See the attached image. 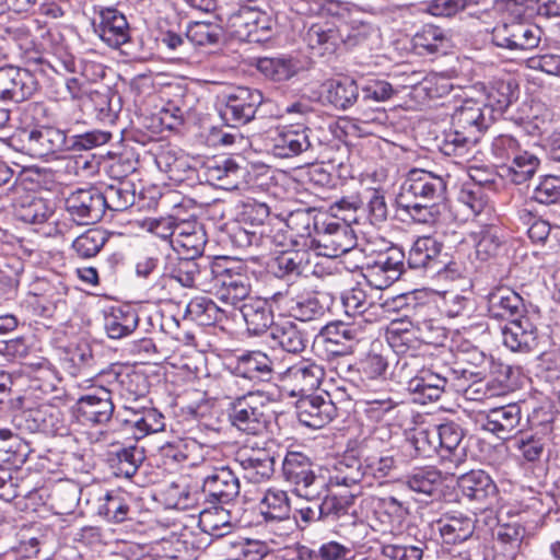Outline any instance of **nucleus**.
Instances as JSON below:
<instances>
[{
  "instance_id": "nucleus-36",
  "label": "nucleus",
  "mask_w": 560,
  "mask_h": 560,
  "mask_svg": "<svg viewBox=\"0 0 560 560\" xmlns=\"http://www.w3.org/2000/svg\"><path fill=\"white\" fill-rule=\"evenodd\" d=\"M271 296L268 299L248 298L241 306L247 332L252 336H261L276 324L273 322Z\"/></svg>"
},
{
  "instance_id": "nucleus-37",
  "label": "nucleus",
  "mask_w": 560,
  "mask_h": 560,
  "mask_svg": "<svg viewBox=\"0 0 560 560\" xmlns=\"http://www.w3.org/2000/svg\"><path fill=\"white\" fill-rule=\"evenodd\" d=\"M51 202L34 192H23L12 203L15 220L26 224H42L54 214Z\"/></svg>"
},
{
  "instance_id": "nucleus-15",
  "label": "nucleus",
  "mask_w": 560,
  "mask_h": 560,
  "mask_svg": "<svg viewBox=\"0 0 560 560\" xmlns=\"http://www.w3.org/2000/svg\"><path fill=\"white\" fill-rule=\"evenodd\" d=\"M112 390L101 386L82 395L73 405L72 413L83 424H106L113 417Z\"/></svg>"
},
{
  "instance_id": "nucleus-30",
  "label": "nucleus",
  "mask_w": 560,
  "mask_h": 560,
  "mask_svg": "<svg viewBox=\"0 0 560 560\" xmlns=\"http://www.w3.org/2000/svg\"><path fill=\"white\" fill-rule=\"evenodd\" d=\"M411 201L396 203L397 210L405 213L410 220L420 224H435L442 220L447 211V196H422L411 198Z\"/></svg>"
},
{
  "instance_id": "nucleus-32",
  "label": "nucleus",
  "mask_w": 560,
  "mask_h": 560,
  "mask_svg": "<svg viewBox=\"0 0 560 560\" xmlns=\"http://www.w3.org/2000/svg\"><path fill=\"white\" fill-rule=\"evenodd\" d=\"M410 515L408 502L399 501L393 495L377 498L374 509L375 520L383 533L398 534L406 527Z\"/></svg>"
},
{
  "instance_id": "nucleus-47",
  "label": "nucleus",
  "mask_w": 560,
  "mask_h": 560,
  "mask_svg": "<svg viewBox=\"0 0 560 560\" xmlns=\"http://www.w3.org/2000/svg\"><path fill=\"white\" fill-rule=\"evenodd\" d=\"M184 318L199 326H215L228 319L226 312L208 296H195L186 305Z\"/></svg>"
},
{
  "instance_id": "nucleus-56",
  "label": "nucleus",
  "mask_w": 560,
  "mask_h": 560,
  "mask_svg": "<svg viewBox=\"0 0 560 560\" xmlns=\"http://www.w3.org/2000/svg\"><path fill=\"white\" fill-rule=\"evenodd\" d=\"M342 37L347 49H372L380 37L378 30L369 22L352 21L349 25L341 26Z\"/></svg>"
},
{
  "instance_id": "nucleus-33",
  "label": "nucleus",
  "mask_w": 560,
  "mask_h": 560,
  "mask_svg": "<svg viewBox=\"0 0 560 560\" xmlns=\"http://www.w3.org/2000/svg\"><path fill=\"white\" fill-rule=\"evenodd\" d=\"M324 214L316 213L315 209H298L289 213L284 228L291 232V237H294L295 247L310 250L313 246V238L318 230Z\"/></svg>"
},
{
  "instance_id": "nucleus-13",
  "label": "nucleus",
  "mask_w": 560,
  "mask_h": 560,
  "mask_svg": "<svg viewBox=\"0 0 560 560\" xmlns=\"http://www.w3.org/2000/svg\"><path fill=\"white\" fill-rule=\"evenodd\" d=\"M35 74L26 68L12 65L0 67V101L23 103L39 91Z\"/></svg>"
},
{
  "instance_id": "nucleus-21",
  "label": "nucleus",
  "mask_w": 560,
  "mask_h": 560,
  "mask_svg": "<svg viewBox=\"0 0 560 560\" xmlns=\"http://www.w3.org/2000/svg\"><path fill=\"white\" fill-rule=\"evenodd\" d=\"M243 382L253 386L269 383L273 378V360L261 350H246L230 363Z\"/></svg>"
},
{
  "instance_id": "nucleus-62",
  "label": "nucleus",
  "mask_w": 560,
  "mask_h": 560,
  "mask_svg": "<svg viewBox=\"0 0 560 560\" xmlns=\"http://www.w3.org/2000/svg\"><path fill=\"white\" fill-rule=\"evenodd\" d=\"M61 368L71 376H78L94 366L93 351L88 343L65 349L60 358Z\"/></svg>"
},
{
  "instance_id": "nucleus-3",
  "label": "nucleus",
  "mask_w": 560,
  "mask_h": 560,
  "mask_svg": "<svg viewBox=\"0 0 560 560\" xmlns=\"http://www.w3.org/2000/svg\"><path fill=\"white\" fill-rule=\"evenodd\" d=\"M317 465L310 456L298 451H288L282 460L283 480L292 491L308 501L318 499L326 490V480L316 472Z\"/></svg>"
},
{
  "instance_id": "nucleus-25",
  "label": "nucleus",
  "mask_w": 560,
  "mask_h": 560,
  "mask_svg": "<svg viewBox=\"0 0 560 560\" xmlns=\"http://www.w3.org/2000/svg\"><path fill=\"white\" fill-rule=\"evenodd\" d=\"M493 120L480 103L465 101L452 115L451 125L478 143Z\"/></svg>"
},
{
  "instance_id": "nucleus-50",
  "label": "nucleus",
  "mask_w": 560,
  "mask_h": 560,
  "mask_svg": "<svg viewBox=\"0 0 560 560\" xmlns=\"http://www.w3.org/2000/svg\"><path fill=\"white\" fill-rule=\"evenodd\" d=\"M387 357L372 348L364 357L348 366L349 376L361 381H374L386 377Z\"/></svg>"
},
{
  "instance_id": "nucleus-4",
  "label": "nucleus",
  "mask_w": 560,
  "mask_h": 560,
  "mask_svg": "<svg viewBox=\"0 0 560 560\" xmlns=\"http://www.w3.org/2000/svg\"><path fill=\"white\" fill-rule=\"evenodd\" d=\"M210 273L207 292H214L220 301L235 306L250 298V280L242 267H230L229 260L217 258Z\"/></svg>"
},
{
  "instance_id": "nucleus-14",
  "label": "nucleus",
  "mask_w": 560,
  "mask_h": 560,
  "mask_svg": "<svg viewBox=\"0 0 560 560\" xmlns=\"http://www.w3.org/2000/svg\"><path fill=\"white\" fill-rule=\"evenodd\" d=\"M246 174V167L237 164L234 159L213 156L198 168L197 180H203L221 189L233 190L240 188Z\"/></svg>"
},
{
  "instance_id": "nucleus-6",
  "label": "nucleus",
  "mask_w": 560,
  "mask_h": 560,
  "mask_svg": "<svg viewBox=\"0 0 560 560\" xmlns=\"http://www.w3.org/2000/svg\"><path fill=\"white\" fill-rule=\"evenodd\" d=\"M271 302L279 310H283L289 317L300 322L315 320L325 313L317 292L296 281L289 282L283 290L275 292L271 295Z\"/></svg>"
},
{
  "instance_id": "nucleus-17",
  "label": "nucleus",
  "mask_w": 560,
  "mask_h": 560,
  "mask_svg": "<svg viewBox=\"0 0 560 560\" xmlns=\"http://www.w3.org/2000/svg\"><path fill=\"white\" fill-rule=\"evenodd\" d=\"M92 25L98 37L109 47L119 48L130 39V27L126 16L114 7H94Z\"/></svg>"
},
{
  "instance_id": "nucleus-45",
  "label": "nucleus",
  "mask_w": 560,
  "mask_h": 560,
  "mask_svg": "<svg viewBox=\"0 0 560 560\" xmlns=\"http://www.w3.org/2000/svg\"><path fill=\"white\" fill-rule=\"evenodd\" d=\"M260 515L266 524H292L290 498L284 490H266L260 503Z\"/></svg>"
},
{
  "instance_id": "nucleus-61",
  "label": "nucleus",
  "mask_w": 560,
  "mask_h": 560,
  "mask_svg": "<svg viewBox=\"0 0 560 560\" xmlns=\"http://www.w3.org/2000/svg\"><path fill=\"white\" fill-rule=\"evenodd\" d=\"M130 504L131 495L128 492L114 489L106 492L104 501L98 508V513L109 522L122 523L128 520Z\"/></svg>"
},
{
  "instance_id": "nucleus-52",
  "label": "nucleus",
  "mask_w": 560,
  "mask_h": 560,
  "mask_svg": "<svg viewBox=\"0 0 560 560\" xmlns=\"http://www.w3.org/2000/svg\"><path fill=\"white\" fill-rule=\"evenodd\" d=\"M144 458L143 448L131 445L109 453L108 464L116 477L130 479L137 474Z\"/></svg>"
},
{
  "instance_id": "nucleus-12",
  "label": "nucleus",
  "mask_w": 560,
  "mask_h": 560,
  "mask_svg": "<svg viewBox=\"0 0 560 560\" xmlns=\"http://www.w3.org/2000/svg\"><path fill=\"white\" fill-rule=\"evenodd\" d=\"M406 255L401 247L392 245L368 262L364 278L375 289H386L406 271Z\"/></svg>"
},
{
  "instance_id": "nucleus-42",
  "label": "nucleus",
  "mask_w": 560,
  "mask_h": 560,
  "mask_svg": "<svg viewBox=\"0 0 560 560\" xmlns=\"http://www.w3.org/2000/svg\"><path fill=\"white\" fill-rule=\"evenodd\" d=\"M412 48L422 57L445 55L450 48L451 39L444 28L428 23L416 32L411 39Z\"/></svg>"
},
{
  "instance_id": "nucleus-58",
  "label": "nucleus",
  "mask_w": 560,
  "mask_h": 560,
  "mask_svg": "<svg viewBox=\"0 0 560 560\" xmlns=\"http://www.w3.org/2000/svg\"><path fill=\"white\" fill-rule=\"evenodd\" d=\"M360 91V81L342 77L331 80L327 90V100L336 108L346 110L357 103Z\"/></svg>"
},
{
  "instance_id": "nucleus-38",
  "label": "nucleus",
  "mask_w": 560,
  "mask_h": 560,
  "mask_svg": "<svg viewBox=\"0 0 560 560\" xmlns=\"http://www.w3.org/2000/svg\"><path fill=\"white\" fill-rule=\"evenodd\" d=\"M443 249L444 244L432 236L418 237L409 249L408 257L405 260L406 267L421 270L431 277L433 270L439 268L436 261Z\"/></svg>"
},
{
  "instance_id": "nucleus-48",
  "label": "nucleus",
  "mask_w": 560,
  "mask_h": 560,
  "mask_svg": "<svg viewBox=\"0 0 560 560\" xmlns=\"http://www.w3.org/2000/svg\"><path fill=\"white\" fill-rule=\"evenodd\" d=\"M306 252L298 247L281 252L268 264L269 271L275 278L288 282L301 277L305 269Z\"/></svg>"
},
{
  "instance_id": "nucleus-51",
  "label": "nucleus",
  "mask_w": 560,
  "mask_h": 560,
  "mask_svg": "<svg viewBox=\"0 0 560 560\" xmlns=\"http://www.w3.org/2000/svg\"><path fill=\"white\" fill-rule=\"evenodd\" d=\"M271 339L285 352L299 354L307 345V338L292 320L277 322L271 328Z\"/></svg>"
},
{
  "instance_id": "nucleus-53",
  "label": "nucleus",
  "mask_w": 560,
  "mask_h": 560,
  "mask_svg": "<svg viewBox=\"0 0 560 560\" xmlns=\"http://www.w3.org/2000/svg\"><path fill=\"white\" fill-rule=\"evenodd\" d=\"M404 483L417 493L433 497L443 485L442 472L433 466L413 468L406 475Z\"/></svg>"
},
{
  "instance_id": "nucleus-59",
  "label": "nucleus",
  "mask_w": 560,
  "mask_h": 560,
  "mask_svg": "<svg viewBox=\"0 0 560 560\" xmlns=\"http://www.w3.org/2000/svg\"><path fill=\"white\" fill-rule=\"evenodd\" d=\"M378 310L386 312H404L402 317L408 322H419L422 313L431 311V305L425 302H419L413 293H404L386 299L383 303L377 304Z\"/></svg>"
},
{
  "instance_id": "nucleus-31",
  "label": "nucleus",
  "mask_w": 560,
  "mask_h": 560,
  "mask_svg": "<svg viewBox=\"0 0 560 560\" xmlns=\"http://www.w3.org/2000/svg\"><path fill=\"white\" fill-rule=\"evenodd\" d=\"M521 406L517 404H509L489 410L481 421V428L499 439L506 440L514 438L521 432Z\"/></svg>"
},
{
  "instance_id": "nucleus-7",
  "label": "nucleus",
  "mask_w": 560,
  "mask_h": 560,
  "mask_svg": "<svg viewBox=\"0 0 560 560\" xmlns=\"http://www.w3.org/2000/svg\"><path fill=\"white\" fill-rule=\"evenodd\" d=\"M264 102L262 93L248 86H235L222 94L219 115L226 126L237 128L255 118Z\"/></svg>"
},
{
  "instance_id": "nucleus-64",
  "label": "nucleus",
  "mask_w": 560,
  "mask_h": 560,
  "mask_svg": "<svg viewBox=\"0 0 560 560\" xmlns=\"http://www.w3.org/2000/svg\"><path fill=\"white\" fill-rule=\"evenodd\" d=\"M108 240L109 235L105 230L100 228L89 229L73 240L71 249L77 257L90 259L102 250Z\"/></svg>"
},
{
  "instance_id": "nucleus-26",
  "label": "nucleus",
  "mask_w": 560,
  "mask_h": 560,
  "mask_svg": "<svg viewBox=\"0 0 560 560\" xmlns=\"http://www.w3.org/2000/svg\"><path fill=\"white\" fill-rule=\"evenodd\" d=\"M302 38L312 54L319 57L334 55L345 40L341 26L330 21L311 24Z\"/></svg>"
},
{
  "instance_id": "nucleus-55",
  "label": "nucleus",
  "mask_w": 560,
  "mask_h": 560,
  "mask_svg": "<svg viewBox=\"0 0 560 560\" xmlns=\"http://www.w3.org/2000/svg\"><path fill=\"white\" fill-rule=\"evenodd\" d=\"M42 45L49 48L59 59L60 66L68 72H75V58L68 51L66 37L58 26H38Z\"/></svg>"
},
{
  "instance_id": "nucleus-49",
  "label": "nucleus",
  "mask_w": 560,
  "mask_h": 560,
  "mask_svg": "<svg viewBox=\"0 0 560 560\" xmlns=\"http://www.w3.org/2000/svg\"><path fill=\"white\" fill-rule=\"evenodd\" d=\"M470 237L475 245L476 255L482 261L498 256L504 244L503 230L497 224L480 225L470 233Z\"/></svg>"
},
{
  "instance_id": "nucleus-57",
  "label": "nucleus",
  "mask_w": 560,
  "mask_h": 560,
  "mask_svg": "<svg viewBox=\"0 0 560 560\" xmlns=\"http://www.w3.org/2000/svg\"><path fill=\"white\" fill-rule=\"evenodd\" d=\"M539 166V158L533 152L522 149L505 165V177L515 185H522L533 178Z\"/></svg>"
},
{
  "instance_id": "nucleus-2",
  "label": "nucleus",
  "mask_w": 560,
  "mask_h": 560,
  "mask_svg": "<svg viewBox=\"0 0 560 560\" xmlns=\"http://www.w3.org/2000/svg\"><path fill=\"white\" fill-rule=\"evenodd\" d=\"M33 124L21 132L23 149L37 159H57L67 154V133L61 127L49 124V107L43 102L27 105Z\"/></svg>"
},
{
  "instance_id": "nucleus-34",
  "label": "nucleus",
  "mask_w": 560,
  "mask_h": 560,
  "mask_svg": "<svg viewBox=\"0 0 560 560\" xmlns=\"http://www.w3.org/2000/svg\"><path fill=\"white\" fill-rule=\"evenodd\" d=\"M450 384V376L432 369H423L419 375L410 380L408 392L413 401L420 405L436 401Z\"/></svg>"
},
{
  "instance_id": "nucleus-44",
  "label": "nucleus",
  "mask_w": 560,
  "mask_h": 560,
  "mask_svg": "<svg viewBox=\"0 0 560 560\" xmlns=\"http://www.w3.org/2000/svg\"><path fill=\"white\" fill-rule=\"evenodd\" d=\"M442 541L446 545H458L468 540L475 532V521L463 513L444 514L435 521Z\"/></svg>"
},
{
  "instance_id": "nucleus-24",
  "label": "nucleus",
  "mask_w": 560,
  "mask_h": 560,
  "mask_svg": "<svg viewBox=\"0 0 560 560\" xmlns=\"http://www.w3.org/2000/svg\"><path fill=\"white\" fill-rule=\"evenodd\" d=\"M325 375L322 365L310 359H302L289 366L282 374V382L291 387V396L304 397L320 385Z\"/></svg>"
},
{
  "instance_id": "nucleus-5",
  "label": "nucleus",
  "mask_w": 560,
  "mask_h": 560,
  "mask_svg": "<svg viewBox=\"0 0 560 560\" xmlns=\"http://www.w3.org/2000/svg\"><path fill=\"white\" fill-rule=\"evenodd\" d=\"M266 409L262 393L247 390L233 402H228L225 413L232 428L248 435H258L269 423Z\"/></svg>"
},
{
  "instance_id": "nucleus-39",
  "label": "nucleus",
  "mask_w": 560,
  "mask_h": 560,
  "mask_svg": "<svg viewBox=\"0 0 560 560\" xmlns=\"http://www.w3.org/2000/svg\"><path fill=\"white\" fill-rule=\"evenodd\" d=\"M483 90L486 100L482 106L494 119L504 115L520 94L518 84L514 80H493Z\"/></svg>"
},
{
  "instance_id": "nucleus-43",
  "label": "nucleus",
  "mask_w": 560,
  "mask_h": 560,
  "mask_svg": "<svg viewBox=\"0 0 560 560\" xmlns=\"http://www.w3.org/2000/svg\"><path fill=\"white\" fill-rule=\"evenodd\" d=\"M138 325V312L130 304L112 306L104 315V329L110 339L128 337L136 330Z\"/></svg>"
},
{
  "instance_id": "nucleus-8",
  "label": "nucleus",
  "mask_w": 560,
  "mask_h": 560,
  "mask_svg": "<svg viewBox=\"0 0 560 560\" xmlns=\"http://www.w3.org/2000/svg\"><path fill=\"white\" fill-rule=\"evenodd\" d=\"M233 36L242 42L261 44L273 35V19L265 11L242 5L228 20Z\"/></svg>"
},
{
  "instance_id": "nucleus-41",
  "label": "nucleus",
  "mask_w": 560,
  "mask_h": 560,
  "mask_svg": "<svg viewBox=\"0 0 560 560\" xmlns=\"http://www.w3.org/2000/svg\"><path fill=\"white\" fill-rule=\"evenodd\" d=\"M363 460L353 448L347 450L342 457L337 460L326 481L328 487L351 488L360 483L365 477Z\"/></svg>"
},
{
  "instance_id": "nucleus-40",
  "label": "nucleus",
  "mask_w": 560,
  "mask_h": 560,
  "mask_svg": "<svg viewBox=\"0 0 560 560\" xmlns=\"http://www.w3.org/2000/svg\"><path fill=\"white\" fill-rule=\"evenodd\" d=\"M457 487L464 498L470 502L487 504L498 492L493 479L485 470H470L457 479Z\"/></svg>"
},
{
  "instance_id": "nucleus-22",
  "label": "nucleus",
  "mask_w": 560,
  "mask_h": 560,
  "mask_svg": "<svg viewBox=\"0 0 560 560\" xmlns=\"http://www.w3.org/2000/svg\"><path fill=\"white\" fill-rule=\"evenodd\" d=\"M240 480L229 466L214 467L202 479V493L211 503L229 504L240 494Z\"/></svg>"
},
{
  "instance_id": "nucleus-9",
  "label": "nucleus",
  "mask_w": 560,
  "mask_h": 560,
  "mask_svg": "<svg viewBox=\"0 0 560 560\" xmlns=\"http://www.w3.org/2000/svg\"><path fill=\"white\" fill-rule=\"evenodd\" d=\"M342 220L343 222H339L336 218H327L324 214L314 235L311 249L318 250L319 255L326 257H338L350 252L355 242L352 231L346 222H357L358 220L357 217L352 220L343 217Z\"/></svg>"
},
{
  "instance_id": "nucleus-46",
  "label": "nucleus",
  "mask_w": 560,
  "mask_h": 560,
  "mask_svg": "<svg viewBox=\"0 0 560 560\" xmlns=\"http://www.w3.org/2000/svg\"><path fill=\"white\" fill-rule=\"evenodd\" d=\"M30 444L11 429H0V466L20 469L31 456Z\"/></svg>"
},
{
  "instance_id": "nucleus-18",
  "label": "nucleus",
  "mask_w": 560,
  "mask_h": 560,
  "mask_svg": "<svg viewBox=\"0 0 560 560\" xmlns=\"http://www.w3.org/2000/svg\"><path fill=\"white\" fill-rule=\"evenodd\" d=\"M447 178L423 168L410 170L400 187L396 203L411 201V198L447 196Z\"/></svg>"
},
{
  "instance_id": "nucleus-16",
  "label": "nucleus",
  "mask_w": 560,
  "mask_h": 560,
  "mask_svg": "<svg viewBox=\"0 0 560 560\" xmlns=\"http://www.w3.org/2000/svg\"><path fill=\"white\" fill-rule=\"evenodd\" d=\"M66 211L78 224H93L105 214L102 190L91 186L72 191L65 200Z\"/></svg>"
},
{
  "instance_id": "nucleus-60",
  "label": "nucleus",
  "mask_w": 560,
  "mask_h": 560,
  "mask_svg": "<svg viewBox=\"0 0 560 560\" xmlns=\"http://www.w3.org/2000/svg\"><path fill=\"white\" fill-rule=\"evenodd\" d=\"M392 433L386 428H376L353 447L360 458L365 462L393 452Z\"/></svg>"
},
{
  "instance_id": "nucleus-63",
  "label": "nucleus",
  "mask_w": 560,
  "mask_h": 560,
  "mask_svg": "<svg viewBox=\"0 0 560 560\" xmlns=\"http://www.w3.org/2000/svg\"><path fill=\"white\" fill-rule=\"evenodd\" d=\"M257 70L273 82H283L298 73L296 62L287 57H261L258 58Z\"/></svg>"
},
{
  "instance_id": "nucleus-23",
  "label": "nucleus",
  "mask_w": 560,
  "mask_h": 560,
  "mask_svg": "<svg viewBox=\"0 0 560 560\" xmlns=\"http://www.w3.org/2000/svg\"><path fill=\"white\" fill-rule=\"evenodd\" d=\"M211 269L212 260L209 257L178 258L172 265L168 277L184 288L207 292Z\"/></svg>"
},
{
  "instance_id": "nucleus-35",
  "label": "nucleus",
  "mask_w": 560,
  "mask_h": 560,
  "mask_svg": "<svg viewBox=\"0 0 560 560\" xmlns=\"http://www.w3.org/2000/svg\"><path fill=\"white\" fill-rule=\"evenodd\" d=\"M296 415L300 423L312 429H320L337 417L336 407L319 395L301 397L296 402Z\"/></svg>"
},
{
  "instance_id": "nucleus-1",
  "label": "nucleus",
  "mask_w": 560,
  "mask_h": 560,
  "mask_svg": "<svg viewBox=\"0 0 560 560\" xmlns=\"http://www.w3.org/2000/svg\"><path fill=\"white\" fill-rule=\"evenodd\" d=\"M332 141L323 128L290 124L278 128L271 138L270 152L280 159L303 156L307 162L332 163Z\"/></svg>"
},
{
  "instance_id": "nucleus-20",
  "label": "nucleus",
  "mask_w": 560,
  "mask_h": 560,
  "mask_svg": "<svg viewBox=\"0 0 560 560\" xmlns=\"http://www.w3.org/2000/svg\"><path fill=\"white\" fill-rule=\"evenodd\" d=\"M361 330L352 325L340 320L330 322L325 325L316 337L326 352L335 357L351 354L361 339Z\"/></svg>"
},
{
  "instance_id": "nucleus-27",
  "label": "nucleus",
  "mask_w": 560,
  "mask_h": 560,
  "mask_svg": "<svg viewBox=\"0 0 560 560\" xmlns=\"http://www.w3.org/2000/svg\"><path fill=\"white\" fill-rule=\"evenodd\" d=\"M490 318L510 323L526 315L523 298L508 287H495L486 296Z\"/></svg>"
},
{
  "instance_id": "nucleus-19",
  "label": "nucleus",
  "mask_w": 560,
  "mask_h": 560,
  "mask_svg": "<svg viewBox=\"0 0 560 560\" xmlns=\"http://www.w3.org/2000/svg\"><path fill=\"white\" fill-rule=\"evenodd\" d=\"M158 168L165 173L170 180L177 184L192 185L198 178V168L195 161L182 150L165 145L154 154Z\"/></svg>"
},
{
  "instance_id": "nucleus-29",
  "label": "nucleus",
  "mask_w": 560,
  "mask_h": 560,
  "mask_svg": "<svg viewBox=\"0 0 560 560\" xmlns=\"http://www.w3.org/2000/svg\"><path fill=\"white\" fill-rule=\"evenodd\" d=\"M501 332L503 345L512 352L527 354L538 346V328L527 315L506 323Z\"/></svg>"
},
{
  "instance_id": "nucleus-54",
  "label": "nucleus",
  "mask_w": 560,
  "mask_h": 560,
  "mask_svg": "<svg viewBox=\"0 0 560 560\" xmlns=\"http://www.w3.org/2000/svg\"><path fill=\"white\" fill-rule=\"evenodd\" d=\"M105 211L121 212L136 206L137 202V187L136 184L129 179H120L115 184L108 185L102 191Z\"/></svg>"
},
{
  "instance_id": "nucleus-28",
  "label": "nucleus",
  "mask_w": 560,
  "mask_h": 560,
  "mask_svg": "<svg viewBox=\"0 0 560 560\" xmlns=\"http://www.w3.org/2000/svg\"><path fill=\"white\" fill-rule=\"evenodd\" d=\"M439 456L455 467L464 464L467 458V446L463 443L464 429L454 421H446L434 428Z\"/></svg>"
},
{
  "instance_id": "nucleus-11",
  "label": "nucleus",
  "mask_w": 560,
  "mask_h": 560,
  "mask_svg": "<svg viewBox=\"0 0 560 560\" xmlns=\"http://www.w3.org/2000/svg\"><path fill=\"white\" fill-rule=\"evenodd\" d=\"M266 444L246 443L235 452L234 463L248 482L261 483L269 480L275 474V454Z\"/></svg>"
},
{
  "instance_id": "nucleus-10",
  "label": "nucleus",
  "mask_w": 560,
  "mask_h": 560,
  "mask_svg": "<svg viewBox=\"0 0 560 560\" xmlns=\"http://www.w3.org/2000/svg\"><path fill=\"white\" fill-rule=\"evenodd\" d=\"M542 30L528 21H500L492 30L493 45L512 51L532 50L538 47Z\"/></svg>"
}]
</instances>
